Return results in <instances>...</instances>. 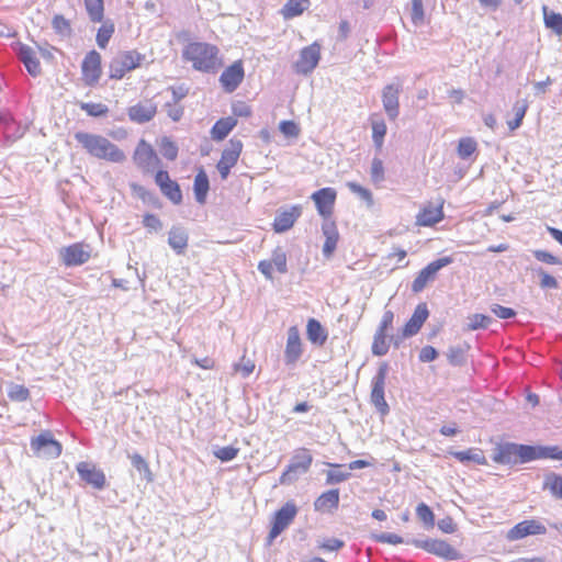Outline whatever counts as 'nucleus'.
I'll return each instance as SVG.
<instances>
[{
  "label": "nucleus",
  "instance_id": "6e6552de",
  "mask_svg": "<svg viewBox=\"0 0 562 562\" xmlns=\"http://www.w3.org/2000/svg\"><path fill=\"white\" fill-rule=\"evenodd\" d=\"M297 513L294 503L288 502L283 505L273 517L272 527L270 529L268 541L271 543L293 521Z\"/></svg>",
  "mask_w": 562,
  "mask_h": 562
},
{
  "label": "nucleus",
  "instance_id": "ea45409f",
  "mask_svg": "<svg viewBox=\"0 0 562 562\" xmlns=\"http://www.w3.org/2000/svg\"><path fill=\"white\" fill-rule=\"evenodd\" d=\"M307 0H288L283 8L285 18H294L302 14L307 9Z\"/></svg>",
  "mask_w": 562,
  "mask_h": 562
},
{
  "label": "nucleus",
  "instance_id": "4be33fe9",
  "mask_svg": "<svg viewBox=\"0 0 562 562\" xmlns=\"http://www.w3.org/2000/svg\"><path fill=\"white\" fill-rule=\"evenodd\" d=\"M429 312L427 305L420 303L416 306L412 317L407 321L403 328V336L411 337L416 335L422 328L423 324L428 318Z\"/></svg>",
  "mask_w": 562,
  "mask_h": 562
},
{
  "label": "nucleus",
  "instance_id": "3c124183",
  "mask_svg": "<svg viewBox=\"0 0 562 562\" xmlns=\"http://www.w3.org/2000/svg\"><path fill=\"white\" fill-rule=\"evenodd\" d=\"M8 396L15 402H24L30 396V391L24 385L11 384L8 389Z\"/></svg>",
  "mask_w": 562,
  "mask_h": 562
},
{
  "label": "nucleus",
  "instance_id": "052dcab7",
  "mask_svg": "<svg viewBox=\"0 0 562 562\" xmlns=\"http://www.w3.org/2000/svg\"><path fill=\"white\" fill-rule=\"evenodd\" d=\"M279 128L288 137H296L300 133L299 126L293 121H282Z\"/></svg>",
  "mask_w": 562,
  "mask_h": 562
},
{
  "label": "nucleus",
  "instance_id": "5fc2aeb1",
  "mask_svg": "<svg viewBox=\"0 0 562 562\" xmlns=\"http://www.w3.org/2000/svg\"><path fill=\"white\" fill-rule=\"evenodd\" d=\"M412 22L414 25L419 26L424 23L425 13L423 7V0H412Z\"/></svg>",
  "mask_w": 562,
  "mask_h": 562
},
{
  "label": "nucleus",
  "instance_id": "4d7b16f0",
  "mask_svg": "<svg viewBox=\"0 0 562 562\" xmlns=\"http://www.w3.org/2000/svg\"><path fill=\"white\" fill-rule=\"evenodd\" d=\"M370 175L374 183H379L384 180V166L380 158L372 159Z\"/></svg>",
  "mask_w": 562,
  "mask_h": 562
},
{
  "label": "nucleus",
  "instance_id": "f3484780",
  "mask_svg": "<svg viewBox=\"0 0 562 562\" xmlns=\"http://www.w3.org/2000/svg\"><path fill=\"white\" fill-rule=\"evenodd\" d=\"M244 79V68L240 60L227 67L220 77V82L225 91L233 92Z\"/></svg>",
  "mask_w": 562,
  "mask_h": 562
},
{
  "label": "nucleus",
  "instance_id": "0e129e2a",
  "mask_svg": "<svg viewBox=\"0 0 562 562\" xmlns=\"http://www.w3.org/2000/svg\"><path fill=\"white\" fill-rule=\"evenodd\" d=\"M393 321H394V313L390 310H386L383 313L382 319H381L380 325L376 330L387 334L389 329L392 328Z\"/></svg>",
  "mask_w": 562,
  "mask_h": 562
},
{
  "label": "nucleus",
  "instance_id": "423d86ee",
  "mask_svg": "<svg viewBox=\"0 0 562 562\" xmlns=\"http://www.w3.org/2000/svg\"><path fill=\"white\" fill-rule=\"evenodd\" d=\"M412 543L419 549L432 553L446 561H457L460 559V553L448 542L438 539H415Z\"/></svg>",
  "mask_w": 562,
  "mask_h": 562
},
{
  "label": "nucleus",
  "instance_id": "72a5a7b5",
  "mask_svg": "<svg viewBox=\"0 0 562 562\" xmlns=\"http://www.w3.org/2000/svg\"><path fill=\"white\" fill-rule=\"evenodd\" d=\"M85 8L91 22L100 23L104 18L103 0H85Z\"/></svg>",
  "mask_w": 562,
  "mask_h": 562
},
{
  "label": "nucleus",
  "instance_id": "f03ea898",
  "mask_svg": "<svg viewBox=\"0 0 562 562\" xmlns=\"http://www.w3.org/2000/svg\"><path fill=\"white\" fill-rule=\"evenodd\" d=\"M75 138L92 157L111 162H122L125 160L124 153L104 136L78 132L75 134Z\"/></svg>",
  "mask_w": 562,
  "mask_h": 562
},
{
  "label": "nucleus",
  "instance_id": "13d9d810",
  "mask_svg": "<svg viewBox=\"0 0 562 562\" xmlns=\"http://www.w3.org/2000/svg\"><path fill=\"white\" fill-rule=\"evenodd\" d=\"M131 461H132L133 467L137 471L144 472L145 477L147 479V481H151V472L149 470L148 463L146 462V460L140 454L134 453L131 457Z\"/></svg>",
  "mask_w": 562,
  "mask_h": 562
},
{
  "label": "nucleus",
  "instance_id": "09e8293b",
  "mask_svg": "<svg viewBox=\"0 0 562 562\" xmlns=\"http://www.w3.org/2000/svg\"><path fill=\"white\" fill-rule=\"evenodd\" d=\"M346 187L352 193L357 194L361 200H363L368 204V206L373 205V196L370 190L353 181L347 182Z\"/></svg>",
  "mask_w": 562,
  "mask_h": 562
},
{
  "label": "nucleus",
  "instance_id": "bf43d9fd",
  "mask_svg": "<svg viewBox=\"0 0 562 562\" xmlns=\"http://www.w3.org/2000/svg\"><path fill=\"white\" fill-rule=\"evenodd\" d=\"M491 317L483 314H474L469 318L468 327L471 330L486 328L491 323Z\"/></svg>",
  "mask_w": 562,
  "mask_h": 562
},
{
  "label": "nucleus",
  "instance_id": "a878e982",
  "mask_svg": "<svg viewBox=\"0 0 562 562\" xmlns=\"http://www.w3.org/2000/svg\"><path fill=\"white\" fill-rule=\"evenodd\" d=\"M189 236L184 228L173 226L168 233V245L178 254L182 255L188 247Z\"/></svg>",
  "mask_w": 562,
  "mask_h": 562
},
{
  "label": "nucleus",
  "instance_id": "f704fd0d",
  "mask_svg": "<svg viewBox=\"0 0 562 562\" xmlns=\"http://www.w3.org/2000/svg\"><path fill=\"white\" fill-rule=\"evenodd\" d=\"M543 490H548L555 498L562 499V475L549 473L544 476Z\"/></svg>",
  "mask_w": 562,
  "mask_h": 562
},
{
  "label": "nucleus",
  "instance_id": "2eb2a0df",
  "mask_svg": "<svg viewBox=\"0 0 562 562\" xmlns=\"http://www.w3.org/2000/svg\"><path fill=\"white\" fill-rule=\"evenodd\" d=\"M157 113V104L150 99L142 100L127 110L132 122L143 124L149 122Z\"/></svg>",
  "mask_w": 562,
  "mask_h": 562
},
{
  "label": "nucleus",
  "instance_id": "bb28decb",
  "mask_svg": "<svg viewBox=\"0 0 562 562\" xmlns=\"http://www.w3.org/2000/svg\"><path fill=\"white\" fill-rule=\"evenodd\" d=\"M243 143L239 139L232 138L228 145L222 153L221 159L217 165H226L234 167L240 156Z\"/></svg>",
  "mask_w": 562,
  "mask_h": 562
},
{
  "label": "nucleus",
  "instance_id": "473e14b6",
  "mask_svg": "<svg viewBox=\"0 0 562 562\" xmlns=\"http://www.w3.org/2000/svg\"><path fill=\"white\" fill-rule=\"evenodd\" d=\"M460 462H474L476 464H486V458L483 452L476 448H470L463 451H454L451 453Z\"/></svg>",
  "mask_w": 562,
  "mask_h": 562
},
{
  "label": "nucleus",
  "instance_id": "6ab92c4d",
  "mask_svg": "<svg viewBox=\"0 0 562 562\" xmlns=\"http://www.w3.org/2000/svg\"><path fill=\"white\" fill-rule=\"evenodd\" d=\"M134 159L137 166L146 171L154 169L159 161L153 147L145 140H140L137 145Z\"/></svg>",
  "mask_w": 562,
  "mask_h": 562
},
{
  "label": "nucleus",
  "instance_id": "ddd939ff",
  "mask_svg": "<svg viewBox=\"0 0 562 562\" xmlns=\"http://www.w3.org/2000/svg\"><path fill=\"white\" fill-rule=\"evenodd\" d=\"M337 192L334 188L327 187L315 191L311 199L314 201L317 212L324 218L333 214Z\"/></svg>",
  "mask_w": 562,
  "mask_h": 562
},
{
  "label": "nucleus",
  "instance_id": "aec40b11",
  "mask_svg": "<svg viewBox=\"0 0 562 562\" xmlns=\"http://www.w3.org/2000/svg\"><path fill=\"white\" fill-rule=\"evenodd\" d=\"M302 213L300 205H293L289 210L280 212L273 221V229L276 233H284L289 231Z\"/></svg>",
  "mask_w": 562,
  "mask_h": 562
},
{
  "label": "nucleus",
  "instance_id": "c756f323",
  "mask_svg": "<svg viewBox=\"0 0 562 562\" xmlns=\"http://www.w3.org/2000/svg\"><path fill=\"white\" fill-rule=\"evenodd\" d=\"M210 190V182L206 172L201 169L193 183V192L198 203L204 204L206 202L207 192Z\"/></svg>",
  "mask_w": 562,
  "mask_h": 562
},
{
  "label": "nucleus",
  "instance_id": "8fccbe9b",
  "mask_svg": "<svg viewBox=\"0 0 562 562\" xmlns=\"http://www.w3.org/2000/svg\"><path fill=\"white\" fill-rule=\"evenodd\" d=\"M161 155L168 160H175L178 156V146L169 137H162L159 144Z\"/></svg>",
  "mask_w": 562,
  "mask_h": 562
},
{
  "label": "nucleus",
  "instance_id": "c85d7f7f",
  "mask_svg": "<svg viewBox=\"0 0 562 562\" xmlns=\"http://www.w3.org/2000/svg\"><path fill=\"white\" fill-rule=\"evenodd\" d=\"M19 58L33 77L41 72V66L34 50L29 46H21L19 49Z\"/></svg>",
  "mask_w": 562,
  "mask_h": 562
},
{
  "label": "nucleus",
  "instance_id": "79ce46f5",
  "mask_svg": "<svg viewBox=\"0 0 562 562\" xmlns=\"http://www.w3.org/2000/svg\"><path fill=\"white\" fill-rule=\"evenodd\" d=\"M91 249L88 245L74 244L72 245V266L82 265L89 260Z\"/></svg>",
  "mask_w": 562,
  "mask_h": 562
},
{
  "label": "nucleus",
  "instance_id": "dca6fc26",
  "mask_svg": "<svg viewBox=\"0 0 562 562\" xmlns=\"http://www.w3.org/2000/svg\"><path fill=\"white\" fill-rule=\"evenodd\" d=\"M401 88L394 83L387 85L382 91V103L384 111L390 120L394 121L400 114Z\"/></svg>",
  "mask_w": 562,
  "mask_h": 562
},
{
  "label": "nucleus",
  "instance_id": "1a4fd4ad",
  "mask_svg": "<svg viewBox=\"0 0 562 562\" xmlns=\"http://www.w3.org/2000/svg\"><path fill=\"white\" fill-rule=\"evenodd\" d=\"M31 448L40 458L55 459L61 453V446L50 434H40L31 440Z\"/></svg>",
  "mask_w": 562,
  "mask_h": 562
},
{
  "label": "nucleus",
  "instance_id": "f257e3e1",
  "mask_svg": "<svg viewBox=\"0 0 562 562\" xmlns=\"http://www.w3.org/2000/svg\"><path fill=\"white\" fill-rule=\"evenodd\" d=\"M220 50L215 45L204 42L189 43L182 52L184 60L190 61L195 70L215 72L221 66Z\"/></svg>",
  "mask_w": 562,
  "mask_h": 562
},
{
  "label": "nucleus",
  "instance_id": "412c9836",
  "mask_svg": "<svg viewBox=\"0 0 562 562\" xmlns=\"http://www.w3.org/2000/svg\"><path fill=\"white\" fill-rule=\"evenodd\" d=\"M493 460L496 463L515 465L519 463L517 443L505 442L498 445L494 450Z\"/></svg>",
  "mask_w": 562,
  "mask_h": 562
},
{
  "label": "nucleus",
  "instance_id": "680f3d73",
  "mask_svg": "<svg viewBox=\"0 0 562 562\" xmlns=\"http://www.w3.org/2000/svg\"><path fill=\"white\" fill-rule=\"evenodd\" d=\"M53 27L56 33L64 35L70 30V24L63 15H55L53 19Z\"/></svg>",
  "mask_w": 562,
  "mask_h": 562
},
{
  "label": "nucleus",
  "instance_id": "7c9ffc66",
  "mask_svg": "<svg viewBox=\"0 0 562 562\" xmlns=\"http://www.w3.org/2000/svg\"><path fill=\"white\" fill-rule=\"evenodd\" d=\"M306 334L307 338L312 344L323 346L327 340V331L322 326V324L315 319L311 318L306 325Z\"/></svg>",
  "mask_w": 562,
  "mask_h": 562
},
{
  "label": "nucleus",
  "instance_id": "e2e57ef3",
  "mask_svg": "<svg viewBox=\"0 0 562 562\" xmlns=\"http://www.w3.org/2000/svg\"><path fill=\"white\" fill-rule=\"evenodd\" d=\"M538 274L541 277L540 280V286L543 289H557L558 288V281L554 277L547 273L544 270L539 269Z\"/></svg>",
  "mask_w": 562,
  "mask_h": 562
},
{
  "label": "nucleus",
  "instance_id": "c9c22d12",
  "mask_svg": "<svg viewBox=\"0 0 562 562\" xmlns=\"http://www.w3.org/2000/svg\"><path fill=\"white\" fill-rule=\"evenodd\" d=\"M326 464L333 468L326 472V484H339L350 479L351 473L349 471L341 470L342 465L329 462Z\"/></svg>",
  "mask_w": 562,
  "mask_h": 562
},
{
  "label": "nucleus",
  "instance_id": "5701e85b",
  "mask_svg": "<svg viewBox=\"0 0 562 562\" xmlns=\"http://www.w3.org/2000/svg\"><path fill=\"white\" fill-rule=\"evenodd\" d=\"M322 232L325 236V243L323 245V255L326 258H330L337 247L339 239V233L334 222L325 221L322 225Z\"/></svg>",
  "mask_w": 562,
  "mask_h": 562
},
{
  "label": "nucleus",
  "instance_id": "c03bdc74",
  "mask_svg": "<svg viewBox=\"0 0 562 562\" xmlns=\"http://www.w3.org/2000/svg\"><path fill=\"white\" fill-rule=\"evenodd\" d=\"M114 33V24L112 22H104L98 30L97 43L100 48H105L110 38Z\"/></svg>",
  "mask_w": 562,
  "mask_h": 562
},
{
  "label": "nucleus",
  "instance_id": "f8f14e48",
  "mask_svg": "<svg viewBox=\"0 0 562 562\" xmlns=\"http://www.w3.org/2000/svg\"><path fill=\"white\" fill-rule=\"evenodd\" d=\"M321 59V47L314 43L304 47L300 52V56L294 64V69L297 74L307 75L312 72Z\"/></svg>",
  "mask_w": 562,
  "mask_h": 562
},
{
  "label": "nucleus",
  "instance_id": "338daca9",
  "mask_svg": "<svg viewBox=\"0 0 562 562\" xmlns=\"http://www.w3.org/2000/svg\"><path fill=\"white\" fill-rule=\"evenodd\" d=\"M167 115L173 121L178 122L183 115V108L178 103H167L166 105Z\"/></svg>",
  "mask_w": 562,
  "mask_h": 562
},
{
  "label": "nucleus",
  "instance_id": "a19ab883",
  "mask_svg": "<svg viewBox=\"0 0 562 562\" xmlns=\"http://www.w3.org/2000/svg\"><path fill=\"white\" fill-rule=\"evenodd\" d=\"M372 353L374 356H384L389 351L387 334L382 331H375L372 342Z\"/></svg>",
  "mask_w": 562,
  "mask_h": 562
},
{
  "label": "nucleus",
  "instance_id": "7ed1b4c3",
  "mask_svg": "<svg viewBox=\"0 0 562 562\" xmlns=\"http://www.w3.org/2000/svg\"><path fill=\"white\" fill-rule=\"evenodd\" d=\"M313 462V457L307 449L297 450L292 457L289 465L280 476V484L290 485L299 480V477L305 474Z\"/></svg>",
  "mask_w": 562,
  "mask_h": 562
},
{
  "label": "nucleus",
  "instance_id": "393cba45",
  "mask_svg": "<svg viewBox=\"0 0 562 562\" xmlns=\"http://www.w3.org/2000/svg\"><path fill=\"white\" fill-rule=\"evenodd\" d=\"M519 463L546 459L549 452L548 446H529L517 443Z\"/></svg>",
  "mask_w": 562,
  "mask_h": 562
},
{
  "label": "nucleus",
  "instance_id": "69168bd1",
  "mask_svg": "<svg viewBox=\"0 0 562 562\" xmlns=\"http://www.w3.org/2000/svg\"><path fill=\"white\" fill-rule=\"evenodd\" d=\"M375 540L381 543L400 544L403 543V538L396 533L382 532L375 536Z\"/></svg>",
  "mask_w": 562,
  "mask_h": 562
},
{
  "label": "nucleus",
  "instance_id": "b1692460",
  "mask_svg": "<svg viewBox=\"0 0 562 562\" xmlns=\"http://www.w3.org/2000/svg\"><path fill=\"white\" fill-rule=\"evenodd\" d=\"M443 218L442 203L438 206L427 205L416 216L418 226H432Z\"/></svg>",
  "mask_w": 562,
  "mask_h": 562
},
{
  "label": "nucleus",
  "instance_id": "49530a36",
  "mask_svg": "<svg viewBox=\"0 0 562 562\" xmlns=\"http://www.w3.org/2000/svg\"><path fill=\"white\" fill-rule=\"evenodd\" d=\"M164 195H166L173 204H180L182 201V193L179 184L176 181H170L160 188Z\"/></svg>",
  "mask_w": 562,
  "mask_h": 562
},
{
  "label": "nucleus",
  "instance_id": "4c0bfd02",
  "mask_svg": "<svg viewBox=\"0 0 562 562\" xmlns=\"http://www.w3.org/2000/svg\"><path fill=\"white\" fill-rule=\"evenodd\" d=\"M527 109H528V103L526 100L517 101L514 104L513 110L515 113V117L507 122L510 131H515L521 125V122H522V119L525 117Z\"/></svg>",
  "mask_w": 562,
  "mask_h": 562
},
{
  "label": "nucleus",
  "instance_id": "a18cd8bd",
  "mask_svg": "<svg viewBox=\"0 0 562 562\" xmlns=\"http://www.w3.org/2000/svg\"><path fill=\"white\" fill-rule=\"evenodd\" d=\"M269 261H272L273 268L279 273H286L288 271V265H286V254L281 247H277L271 255V259Z\"/></svg>",
  "mask_w": 562,
  "mask_h": 562
},
{
  "label": "nucleus",
  "instance_id": "e433bc0d",
  "mask_svg": "<svg viewBox=\"0 0 562 562\" xmlns=\"http://www.w3.org/2000/svg\"><path fill=\"white\" fill-rule=\"evenodd\" d=\"M372 126V139L378 149H381L384 143V137L386 135V124L383 120H375L373 119L371 121Z\"/></svg>",
  "mask_w": 562,
  "mask_h": 562
},
{
  "label": "nucleus",
  "instance_id": "2f4dec72",
  "mask_svg": "<svg viewBox=\"0 0 562 562\" xmlns=\"http://www.w3.org/2000/svg\"><path fill=\"white\" fill-rule=\"evenodd\" d=\"M237 120L233 116H227L218 120L211 130V136L214 140L224 139L231 131L236 126Z\"/></svg>",
  "mask_w": 562,
  "mask_h": 562
},
{
  "label": "nucleus",
  "instance_id": "cd10ccee",
  "mask_svg": "<svg viewBox=\"0 0 562 562\" xmlns=\"http://www.w3.org/2000/svg\"><path fill=\"white\" fill-rule=\"evenodd\" d=\"M339 505V491L329 490L321 494L314 502L315 510L330 512Z\"/></svg>",
  "mask_w": 562,
  "mask_h": 562
},
{
  "label": "nucleus",
  "instance_id": "774afa93",
  "mask_svg": "<svg viewBox=\"0 0 562 562\" xmlns=\"http://www.w3.org/2000/svg\"><path fill=\"white\" fill-rule=\"evenodd\" d=\"M533 256L539 261L548 263V265H559L561 262L558 257L553 256L552 254H550L546 250H535Z\"/></svg>",
  "mask_w": 562,
  "mask_h": 562
},
{
  "label": "nucleus",
  "instance_id": "58836bf2",
  "mask_svg": "<svg viewBox=\"0 0 562 562\" xmlns=\"http://www.w3.org/2000/svg\"><path fill=\"white\" fill-rule=\"evenodd\" d=\"M77 104L87 113V115L92 117H102L109 113V108L103 103L80 101L77 102Z\"/></svg>",
  "mask_w": 562,
  "mask_h": 562
},
{
  "label": "nucleus",
  "instance_id": "603ef678",
  "mask_svg": "<svg viewBox=\"0 0 562 562\" xmlns=\"http://www.w3.org/2000/svg\"><path fill=\"white\" fill-rule=\"evenodd\" d=\"M239 449L234 446L217 447L214 450V456L222 462H228L237 457Z\"/></svg>",
  "mask_w": 562,
  "mask_h": 562
},
{
  "label": "nucleus",
  "instance_id": "6e6d98bb",
  "mask_svg": "<svg viewBox=\"0 0 562 562\" xmlns=\"http://www.w3.org/2000/svg\"><path fill=\"white\" fill-rule=\"evenodd\" d=\"M447 356L451 364L460 366L465 360V349L461 346L450 347Z\"/></svg>",
  "mask_w": 562,
  "mask_h": 562
},
{
  "label": "nucleus",
  "instance_id": "4468645a",
  "mask_svg": "<svg viewBox=\"0 0 562 562\" xmlns=\"http://www.w3.org/2000/svg\"><path fill=\"white\" fill-rule=\"evenodd\" d=\"M547 528L536 519H527L515 525L507 533L510 541L520 540L527 536L544 535Z\"/></svg>",
  "mask_w": 562,
  "mask_h": 562
},
{
  "label": "nucleus",
  "instance_id": "37998d69",
  "mask_svg": "<svg viewBox=\"0 0 562 562\" xmlns=\"http://www.w3.org/2000/svg\"><path fill=\"white\" fill-rule=\"evenodd\" d=\"M544 24L547 27L554 31L558 35H562V15L555 12H548L547 8H543Z\"/></svg>",
  "mask_w": 562,
  "mask_h": 562
},
{
  "label": "nucleus",
  "instance_id": "9d476101",
  "mask_svg": "<svg viewBox=\"0 0 562 562\" xmlns=\"http://www.w3.org/2000/svg\"><path fill=\"white\" fill-rule=\"evenodd\" d=\"M102 74L101 55L97 50L89 52L81 64V79L87 86L98 83Z\"/></svg>",
  "mask_w": 562,
  "mask_h": 562
},
{
  "label": "nucleus",
  "instance_id": "0eeeda50",
  "mask_svg": "<svg viewBox=\"0 0 562 562\" xmlns=\"http://www.w3.org/2000/svg\"><path fill=\"white\" fill-rule=\"evenodd\" d=\"M452 262L451 257H442L431 261L425 268H423L412 283V291L414 293L422 292L429 282L436 279L439 270L449 266Z\"/></svg>",
  "mask_w": 562,
  "mask_h": 562
},
{
  "label": "nucleus",
  "instance_id": "9b49d317",
  "mask_svg": "<svg viewBox=\"0 0 562 562\" xmlns=\"http://www.w3.org/2000/svg\"><path fill=\"white\" fill-rule=\"evenodd\" d=\"M78 475L82 482L94 490H103L106 485V479L101 469L92 462H79L76 467Z\"/></svg>",
  "mask_w": 562,
  "mask_h": 562
},
{
  "label": "nucleus",
  "instance_id": "20e7f679",
  "mask_svg": "<svg viewBox=\"0 0 562 562\" xmlns=\"http://www.w3.org/2000/svg\"><path fill=\"white\" fill-rule=\"evenodd\" d=\"M145 56L136 50H126L115 56L109 66V76L111 79H122L126 72L140 66Z\"/></svg>",
  "mask_w": 562,
  "mask_h": 562
},
{
  "label": "nucleus",
  "instance_id": "de8ad7c7",
  "mask_svg": "<svg viewBox=\"0 0 562 562\" xmlns=\"http://www.w3.org/2000/svg\"><path fill=\"white\" fill-rule=\"evenodd\" d=\"M477 144L471 137H464L459 140L458 144V155L462 159H467L476 150Z\"/></svg>",
  "mask_w": 562,
  "mask_h": 562
},
{
  "label": "nucleus",
  "instance_id": "a211bd4d",
  "mask_svg": "<svg viewBox=\"0 0 562 562\" xmlns=\"http://www.w3.org/2000/svg\"><path fill=\"white\" fill-rule=\"evenodd\" d=\"M302 356V344L299 329L292 326L288 330L284 360L288 366L295 364Z\"/></svg>",
  "mask_w": 562,
  "mask_h": 562
},
{
  "label": "nucleus",
  "instance_id": "39448f33",
  "mask_svg": "<svg viewBox=\"0 0 562 562\" xmlns=\"http://www.w3.org/2000/svg\"><path fill=\"white\" fill-rule=\"evenodd\" d=\"M389 374V364L382 362L371 381V403L381 415H386L390 411L389 404L385 401V382Z\"/></svg>",
  "mask_w": 562,
  "mask_h": 562
},
{
  "label": "nucleus",
  "instance_id": "864d4df0",
  "mask_svg": "<svg viewBox=\"0 0 562 562\" xmlns=\"http://www.w3.org/2000/svg\"><path fill=\"white\" fill-rule=\"evenodd\" d=\"M417 517L426 525L432 527L435 524V516L432 510L425 503H420L416 507Z\"/></svg>",
  "mask_w": 562,
  "mask_h": 562
}]
</instances>
